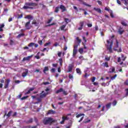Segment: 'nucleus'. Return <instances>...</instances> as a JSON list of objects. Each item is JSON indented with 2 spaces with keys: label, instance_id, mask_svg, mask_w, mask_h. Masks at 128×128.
<instances>
[{
  "label": "nucleus",
  "instance_id": "obj_1",
  "mask_svg": "<svg viewBox=\"0 0 128 128\" xmlns=\"http://www.w3.org/2000/svg\"><path fill=\"white\" fill-rule=\"evenodd\" d=\"M38 4L34 2H26L23 7L24 10H33L34 6H36Z\"/></svg>",
  "mask_w": 128,
  "mask_h": 128
},
{
  "label": "nucleus",
  "instance_id": "obj_2",
  "mask_svg": "<svg viewBox=\"0 0 128 128\" xmlns=\"http://www.w3.org/2000/svg\"><path fill=\"white\" fill-rule=\"evenodd\" d=\"M107 42L110 46H108V50L109 52H112V45L114 44V41H112V39H110L109 40H107Z\"/></svg>",
  "mask_w": 128,
  "mask_h": 128
},
{
  "label": "nucleus",
  "instance_id": "obj_3",
  "mask_svg": "<svg viewBox=\"0 0 128 128\" xmlns=\"http://www.w3.org/2000/svg\"><path fill=\"white\" fill-rule=\"evenodd\" d=\"M54 122V119L52 118H46L43 121L44 124H52V123Z\"/></svg>",
  "mask_w": 128,
  "mask_h": 128
},
{
  "label": "nucleus",
  "instance_id": "obj_4",
  "mask_svg": "<svg viewBox=\"0 0 128 128\" xmlns=\"http://www.w3.org/2000/svg\"><path fill=\"white\" fill-rule=\"evenodd\" d=\"M78 45L74 46V48L73 50V54H72V56L74 58V56H76V55L78 52Z\"/></svg>",
  "mask_w": 128,
  "mask_h": 128
},
{
  "label": "nucleus",
  "instance_id": "obj_5",
  "mask_svg": "<svg viewBox=\"0 0 128 128\" xmlns=\"http://www.w3.org/2000/svg\"><path fill=\"white\" fill-rule=\"evenodd\" d=\"M72 68H74V64H69L67 72H72Z\"/></svg>",
  "mask_w": 128,
  "mask_h": 128
},
{
  "label": "nucleus",
  "instance_id": "obj_6",
  "mask_svg": "<svg viewBox=\"0 0 128 128\" xmlns=\"http://www.w3.org/2000/svg\"><path fill=\"white\" fill-rule=\"evenodd\" d=\"M79 2H80L82 4H84V6H89V8H90V6H92L86 4V2H84L82 0H79Z\"/></svg>",
  "mask_w": 128,
  "mask_h": 128
},
{
  "label": "nucleus",
  "instance_id": "obj_7",
  "mask_svg": "<svg viewBox=\"0 0 128 128\" xmlns=\"http://www.w3.org/2000/svg\"><path fill=\"white\" fill-rule=\"evenodd\" d=\"M46 93H44V91H42L41 94H40V98H46Z\"/></svg>",
  "mask_w": 128,
  "mask_h": 128
},
{
  "label": "nucleus",
  "instance_id": "obj_8",
  "mask_svg": "<svg viewBox=\"0 0 128 128\" xmlns=\"http://www.w3.org/2000/svg\"><path fill=\"white\" fill-rule=\"evenodd\" d=\"M30 20L29 22H27L25 26L26 28V30H30Z\"/></svg>",
  "mask_w": 128,
  "mask_h": 128
},
{
  "label": "nucleus",
  "instance_id": "obj_9",
  "mask_svg": "<svg viewBox=\"0 0 128 128\" xmlns=\"http://www.w3.org/2000/svg\"><path fill=\"white\" fill-rule=\"evenodd\" d=\"M32 24H34L36 26H40V22H36V20H33Z\"/></svg>",
  "mask_w": 128,
  "mask_h": 128
},
{
  "label": "nucleus",
  "instance_id": "obj_10",
  "mask_svg": "<svg viewBox=\"0 0 128 128\" xmlns=\"http://www.w3.org/2000/svg\"><path fill=\"white\" fill-rule=\"evenodd\" d=\"M32 55L30 56H28L27 57H24L23 60L22 61L24 62L25 60H30V58H32Z\"/></svg>",
  "mask_w": 128,
  "mask_h": 128
},
{
  "label": "nucleus",
  "instance_id": "obj_11",
  "mask_svg": "<svg viewBox=\"0 0 128 128\" xmlns=\"http://www.w3.org/2000/svg\"><path fill=\"white\" fill-rule=\"evenodd\" d=\"M28 70H26V72H23V73L22 74V76H23V78H26V76H28Z\"/></svg>",
  "mask_w": 128,
  "mask_h": 128
},
{
  "label": "nucleus",
  "instance_id": "obj_12",
  "mask_svg": "<svg viewBox=\"0 0 128 128\" xmlns=\"http://www.w3.org/2000/svg\"><path fill=\"white\" fill-rule=\"evenodd\" d=\"M56 111L54 110H50L48 111L47 114H56Z\"/></svg>",
  "mask_w": 128,
  "mask_h": 128
},
{
  "label": "nucleus",
  "instance_id": "obj_13",
  "mask_svg": "<svg viewBox=\"0 0 128 128\" xmlns=\"http://www.w3.org/2000/svg\"><path fill=\"white\" fill-rule=\"evenodd\" d=\"M114 70H116V69L114 68L113 67V68H110L108 72V74H112V72H114Z\"/></svg>",
  "mask_w": 128,
  "mask_h": 128
},
{
  "label": "nucleus",
  "instance_id": "obj_14",
  "mask_svg": "<svg viewBox=\"0 0 128 128\" xmlns=\"http://www.w3.org/2000/svg\"><path fill=\"white\" fill-rule=\"evenodd\" d=\"M118 32L120 34H122V32H124V30H122V28H121L120 27L118 30Z\"/></svg>",
  "mask_w": 128,
  "mask_h": 128
},
{
  "label": "nucleus",
  "instance_id": "obj_15",
  "mask_svg": "<svg viewBox=\"0 0 128 128\" xmlns=\"http://www.w3.org/2000/svg\"><path fill=\"white\" fill-rule=\"evenodd\" d=\"M94 10L96 12H99L100 14H102V10H100V8H94Z\"/></svg>",
  "mask_w": 128,
  "mask_h": 128
},
{
  "label": "nucleus",
  "instance_id": "obj_16",
  "mask_svg": "<svg viewBox=\"0 0 128 128\" xmlns=\"http://www.w3.org/2000/svg\"><path fill=\"white\" fill-rule=\"evenodd\" d=\"M3 28H4V24H0V32L4 31V30L2 29Z\"/></svg>",
  "mask_w": 128,
  "mask_h": 128
},
{
  "label": "nucleus",
  "instance_id": "obj_17",
  "mask_svg": "<svg viewBox=\"0 0 128 128\" xmlns=\"http://www.w3.org/2000/svg\"><path fill=\"white\" fill-rule=\"evenodd\" d=\"M34 90V88H30V90L25 94H30V92H32V90Z\"/></svg>",
  "mask_w": 128,
  "mask_h": 128
},
{
  "label": "nucleus",
  "instance_id": "obj_18",
  "mask_svg": "<svg viewBox=\"0 0 128 128\" xmlns=\"http://www.w3.org/2000/svg\"><path fill=\"white\" fill-rule=\"evenodd\" d=\"M66 24H64L60 27L61 30H64V28H66Z\"/></svg>",
  "mask_w": 128,
  "mask_h": 128
},
{
  "label": "nucleus",
  "instance_id": "obj_19",
  "mask_svg": "<svg viewBox=\"0 0 128 128\" xmlns=\"http://www.w3.org/2000/svg\"><path fill=\"white\" fill-rule=\"evenodd\" d=\"M84 116V114H78L76 116V118H80V116Z\"/></svg>",
  "mask_w": 128,
  "mask_h": 128
},
{
  "label": "nucleus",
  "instance_id": "obj_20",
  "mask_svg": "<svg viewBox=\"0 0 128 128\" xmlns=\"http://www.w3.org/2000/svg\"><path fill=\"white\" fill-rule=\"evenodd\" d=\"M25 18H27L28 20H32L33 18L32 16L30 15H28L26 16L25 17Z\"/></svg>",
  "mask_w": 128,
  "mask_h": 128
},
{
  "label": "nucleus",
  "instance_id": "obj_21",
  "mask_svg": "<svg viewBox=\"0 0 128 128\" xmlns=\"http://www.w3.org/2000/svg\"><path fill=\"white\" fill-rule=\"evenodd\" d=\"M88 69L87 68L86 70H84V72L85 73V75L84 76H84V78H87L88 76Z\"/></svg>",
  "mask_w": 128,
  "mask_h": 128
},
{
  "label": "nucleus",
  "instance_id": "obj_22",
  "mask_svg": "<svg viewBox=\"0 0 128 128\" xmlns=\"http://www.w3.org/2000/svg\"><path fill=\"white\" fill-rule=\"evenodd\" d=\"M76 72H77V74H78L80 75L82 74V71H80V69L77 68L76 69Z\"/></svg>",
  "mask_w": 128,
  "mask_h": 128
},
{
  "label": "nucleus",
  "instance_id": "obj_23",
  "mask_svg": "<svg viewBox=\"0 0 128 128\" xmlns=\"http://www.w3.org/2000/svg\"><path fill=\"white\" fill-rule=\"evenodd\" d=\"M60 10H62V12H65L66 10V7L62 5L60 6Z\"/></svg>",
  "mask_w": 128,
  "mask_h": 128
},
{
  "label": "nucleus",
  "instance_id": "obj_24",
  "mask_svg": "<svg viewBox=\"0 0 128 128\" xmlns=\"http://www.w3.org/2000/svg\"><path fill=\"white\" fill-rule=\"evenodd\" d=\"M64 92V89L62 88H60L56 91V93L58 94V92Z\"/></svg>",
  "mask_w": 128,
  "mask_h": 128
},
{
  "label": "nucleus",
  "instance_id": "obj_25",
  "mask_svg": "<svg viewBox=\"0 0 128 128\" xmlns=\"http://www.w3.org/2000/svg\"><path fill=\"white\" fill-rule=\"evenodd\" d=\"M110 16H111V18H114V12H112V10H110Z\"/></svg>",
  "mask_w": 128,
  "mask_h": 128
},
{
  "label": "nucleus",
  "instance_id": "obj_26",
  "mask_svg": "<svg viewBox=\"0 0 128 128\" xmlns=\"http://www.w3.org/2000/svg\"><path fill=\"white\" fill-rule=\"evenodd\" d=\"M10 82V80H8V82L5 84V86L4 88H8V84Z\"/></svg>",
  "mask_w": 128,
  "mask_h": 128
},
{
  "label": "nucleus",
  "instance_id": "obj_27",
  "mask_svg": "<svg viewBox=\"0 0 128 128\" xmlns=\"http://www.w3.org/2000/svg\"><path fill=\"white\" fill-rule=\"evenodd\" d=\"M121 58H122V60H123V62H124V60H126V57L124 56V54H122V55H121Z\"/></svg>",
  "mask_w": 128,
  "mask_h": 128
},
{
  "label": "nucleus",
  "instance_id": "obj_28",
  "mask_svg": "<svg viewBox=\"0 0 128 128\" xmlns=\"http://www.w3.org/2000/svg\"><path fill=\"white\" fill-rule=\"evenodd\" d=\"M64 120H64V116H62V121L61 122H60V124H64Z\"/></svg>",
  "mask_w": 128,
  "mask_h": 128
},
{
  "label": "nucleus",
  "instance_id": "obj_29",
  "mask_svg": "<svg viewBox=\"0 0 128 128\" xmlns=\"http://www.w3.org/2000/svg\"><path fill=\"white\" fill-rule=\"evenodd\" d=\"M78 52H79L80 54H82V52H84V48H79Z\"/></svg>",
  "mask_w": 128,
  "mask_h": 128
},
{
  "label": "nucleus",
  "instance_id": "obj_30",
  "mask_svg": "<svg viewBox=\"0 0 128 128\" xmlns=\"http://www.w3.org/2000/svg\"><path fill=\"white\" fill-rule=\"evenodd\" d=\"M111 105H112V103H108V104H107L106 105V108L107 110H108V108H110Z\"/></svg>",
  "mask_w": 128,
  "mask_h": 128
},
{
  "label": "nucleus",
  "instance_id": "obj_31",
  "mask_svg": "<svg viewBox=\"0 0 128 128\" xmlns=\"http://www.w3.org/2000/svg\"><path fill=\"white\" fill-rule=\"evenodd\" d=\"M59 63L60 66H62V58H60L59 59Z\"/></svg>",
  "mask_w": 128,
  "mask_h": 128
},
{
  "label": "nucleus",
  "instance_id": "obj_32",
  "mask_svg": "<svg viewBox=\"0 0 128 128\" xmlns=\"http://www.w3.org/2000/svg\"><path fill=\"white\" fill-rule=\"evenodd\" d=\"M52 44V42H49L47 43H46L44 45V46H50V44Z\"/></svg>",
  "mask_w": 128,
  "mask_h": 128
},
{
  "label": "nucleus",
  "instance_id": "obj_33",
  "mask_svg": "<svg viewBox=\"0 0 128 128\" xmlns=\"http://www.w3.org/2000/svg\"><path fill=\"white\" fill-rule=\"evenodd\" d=\"M12 113V111H10L8 114H6L8 118H10V114Z\"/></svg>",
  "mask_w": 128,
  "mask_h": 128
},
{
  "label": "nucleus",
  "instance_id": "obj_34",
  "mask_svg": "<svg viewBox=\"0 0 128 128\" xmlns=\"http://www.w3.org/2000/svg\"><path fill=\"white\" fill-rule=\"evenodd\" d=\"M48 67H45L44 70V72L46 74V72H48Z\"/></svg>",
  "mask_w": 128,
  "mask_h": 128
},
{
  "label": "nucleus",
  "instance_id": "obj_35",
  "mask_svg": "<svg viewBox=\"0 0 128 128\" xmlns=\"http://www.w3.org/2000/svg\"><path fill=\"white\" fill-rule=\"evenodd\" d=\"M60 10V6H57L55 8V12H58V10Z\"/></svg>",
  "mask_w": 128,
  "mask_h": 128
},
{
  "label": "nucleus",
  "instance_id": "obj_36",
  "mask_svg": "<svg viewBox=\"0 0 128 128\" xmlns=\"http://www.w3.org/2000/svg\"><path fill=\"white\" fill-rule=\"evenodd\" d=\"M90 122V120L86 119V120L84 121V122L85 124H88V122Z\"/></svg>",
  "mask_w": 128,
  "mask_h": 128
},
{
  "label": "nucleus",
  "instance_id": "obj_37",
  "mask_svg": "<svg viewBox=\"0 0 128 128\" xmlns=\"http://www.w3.org/2000/svg\"><path fill=\"white\" fill-rule=\"evenodd\" d=\"M24 36V34H19L17 36V38H20L21 36Z\"/></svg>",
  "mask_w": 128,
  "mask_h": 128
},
{
  "label": "nucleus",
  "instance_id": "obj_38",
  "mask_svg": "<svg viewBox=\"0 0 128 128\" xmlns=\"http://www.w3.org/2000/svg\"><path fill=\"white\" fill-rule=\"evenodd\" d=\"M122 2H124V4H125V6H128V3L126 2V0H121Z\"/></svg>",
  "mask_w": 128,
  "mask_h": 128
},
{
  "label": "nucleus",
  "instance_id": "obj_39",
  "mask_svg": "<svg viewBox=\"0 0 128 128\" xmlns=\"http://www.w3.org/2000/svg\"><path fill=\"white\" fill-rule=\"evenodd\" d=\"M76 40H77V42H78L79 44H80V42H82V40L80 38H78V37H77L76 38Z\"/></svg>",
  "mask_w": 128,
  "mask_h": 128
},
{
  "label": "nucleus",
  "instance_id": "obj_40",
  "mask_svg": "<svg viewBox=\"0 0 128 128\" xmlns=\"http://www.w3.org/2000/svg\"><path fill=\"white\" fill-rule=\"evenodd\" d=\"M105 60H110V58L109 56H106Z\"/></svg>",
  "mask_w": 128,
  "mask_h": 128
},
{
  "label": "nucleus",
  "instance_id": "obj_41",
  "mask_svg": "<svg viewBox=\"0 0 128 128\" xmlns=\"http://www.w3.org/2000/svg\"><path fill=\"white\" fill-rule=\"evenodd\" d=\"M116 48H118V46H120V44H118V40H116Z\"/></svg>",
  "mask_w": 128,
  "mask_h": 128
},
{
  "label": "nucleus",
  "instance_id": "obj_42",
  "mask_svg": "<svg viewBox=\"0 0 128 128\" xmlns=\"http://www.w3.org/2000/svg\"><path fill=\"white\" fill-rule=\"evenodd\" d=\"M34 46V43L31 42L28 44V46Z\"/></svg>",
  "mask_w": 128,
  "mask_h": 128
},
{
  "label": "nucleus",
  "instance_id": "obj_43",
  "mask_svg": "<svg viewBox=\"0 0 128 128\" xmlns=\"http://www.w3.org/2000/svg\"><path fill=\"white\" fill-rule=\"evenodd\" d=\"M104 66H106V68H108V62H105L104 64Z\"/></svg>",
  "mask_w": 128,
  "mask_h": 128
},
{
  "label": "nucleus",
  "instance_id": "obj_44",
  "mask_svg": "<svg viewBox=\"0 0 128 128\" xmlns=\"http://www.w3.org/2000/svg\"><path fill=\"white\" fill-rule=\"evenodd\" d=\"M62 92L64 96H67L68 95V92L64 91V90H63Z\"/></svg>",
  "mask_w": 128,
  "mask_h": 128
},
{
  "label": "nucleus",
  "instance_id": "obj_45",
  "mask_svg": "<svg viewBox=\"0 0 128 128\" xmlns=\"http://www.w3.org/2000/svg\"><path fill=\"white\" fill-rule=\"evenodd\" d=\"M70 120V118L67 115L65 117L64 116V120Z\"/></svg>",
  "mask_w": 128,
  "mask_h": 128
},
{
  "label": "nucleus",
  "instance_id": "obj_46",
  "mask_svg": "<svg viewBox=\"0 0 128 128\" xmlns=\"http://www.w3.org/2000/svg\"><path fill=\"white\" fill-rule=\"evenodd\" d=\"M69 78H70V80L74 78V76L70 74H69Z\"/></svg>",
  "mask_w": 128,
  "mask_h": 128
},
{
  "label": "nucleus",
  "instance_id": "obj_47",
  "mask_svg": "<svg viewBox=\"0 0 128 128\" xmlns=\"http://www.w3.org/2000/svg\"><path fill=\"white\" fill-rule=\"evenodd\" d=\"M121 24H122V26H126V22H122Z\"/></svg>",
  "mask_w": 128,
  "mask_h": 128
},
{
  "label": "nucleus",
  "instance_id": "obj_48",
  "mask_svg": "<svg viewBox=\"0 0 128 128\" xmlns=\"http://www.w3.org/2000/svg\"><path fill=\"white\" fill-rule=\"evenodd\" d=\"M28 98V96H24V97H22V98H21V100H26V99Z\"/></svg>",
  "mask_w": 128,
  "mask_h": 128
},
{
  "label": "nucleus",
  "instance_id": "obj_49",
  "mask_svg": "<svg viewBox=\"0 0 128 128\" xmlns=\"http://www.w3.org/2000/svg\"><path fill=\"white\" fill-rule=\"evenodd\" d=\"M78 58L81 60H84V56H79Z\"/></svg>",
  "mask_w": 128,
  "mask_h": 128
},
{
  "label": "nucleus",
  "instance_id": "obj_50",
  "mask_svg": "<svg viewBox=\"0 0 128 128\" xmlns=\"http://www.w3.org/2000/svg\"><path fill=\"white\" fill-rule=\"evenodd\" d=\"M112 106H116V101L114 100L113 103H112Z\"/></svg>",
  "mask_w": 128,
  "mask_h": 128
},
{
  "label": "nucleus",
  "instance_id": "obj_51",
  "mask_svg": "<svg viewBox=\"0 0 128 128\" xmlns=\"http://www.w3.org/2000/svg\"><path fill=\"white\" fill-rule=\"evenodd\" d=\"M32 122V118H30L28 121V124H30Z\"/></svg>",
  "mask_w": 128,
  "mask_h": 128
},
{
  "label": "nucleus",
  "instance_id": "obj_52",
  "mask_svg": "<svg viewBox=\"0 0 128 128\" xmlns=\"http://www.w3.org/2000/svg\"><path fill=\"white\" fill-rule=\"evenodd\" d=\"M104 10H107L108 12H110V10H110V9H108V8L106 7L104 8Z\"/></svg>",
  "mask_w": 128,
  "mask_h": 128
},
{
  "label": "nucleus",
  "instance_id": "obj_53",
  "mask_svg": "<svg viewBox=\"0 0 128 128\" xmlns=\"http://www.w3.org/2000/svg\"><path fill=\"white\" fill-rule=\"evenodd\" d=\"M122 60V59L120 58V57H118V60H117V62H120V61Z\"/></svg>",
  "mask_w": 128,
  "mask_h": 128
},
{
  "label": "nucleus",
  "instance_id": "obj_54",
  "mask_svg": "<svg viewBox=\"0 0 128 128\" xmlns=\"http://www.w3.org/2000/svg\"><path fill=\"white\" fill-rule=\"evenodd\" d=\"M38 43L39 44H40V46H42V40L38 41Z\"/></svg>",
  "mask_w": 128,
  "mask_h": 128
},
{
  "label": "nucleus",
  "instance_id": "obj_55",
  "mask_svg": "<svg viewBox=\"0 0 128 128\" xmlns=\"http://www.w3.org/2000/svg\"><path fill=\"white\" fill-rule=\"evenodd\" d=\"M96 77H93L92 79V82H94V80H96Z\"/></svg>",
  "mask_w": 128,
  "mask_h": 128
},
{
  "label": "nucleus",
  "instance_id": "obj_56",
  "mask_svg": "<svg viewBox=\"0 0 128 128\" xmlns=\"http://www.w3.org/2000/svg\"><path fill=\"white\" fill-rule=\"evenodd\" d=\"M64 20H65V22H66L65 24H68V18H66L64 19Z\"/></svg>",
  "mask_w": 128,
  "mask_h": 128
},
{
  "label": "nucleus",
  "instance_id": "obj_57",
  "mask_svg": "<svg viewBox=\"0 0 128 128\" xmlns=\"http://www.w3.org/2000/svg\"><path fill=\"white\" fill-rule=\"evenodd\" d=\"M43 84H44L45 86L46 84H50V82H43Z\"/></svg>",
  "mask_w": 128,
  "mask_h": 128
},
{
  "label": "nucleus",
  "instance_id": "obj_58",
  "mask_svg": "<svg viewBox=\"0 0 128 128\" xmlns=\"http://www.w3.org/2000/svg\"><path fill=\"white\" fill-rule=\"evenodd\" d=\"M52 20V18H50L48 20L47 22V24H50V22Z\"/></svg>",
  "mask_w": 128,
  "mask_h": 128
},
{
  "label": "nucleus",
  "instance_id": "obj_59",
  "mask_svg": "<svg viewBox=\"0 0 128 128\" xmlns=\"http://www.w3.org/2000/svg\"><path fill=\"white\" fill-rule=\"evenodd\" d=\"M52 66H54V68H56V66H58V64H52Z\"/></svg>",
  "mask_w": 128,
  "mask_h": 128
},
{
  "label": "nucleus",
  "instance_id": "obj_60",
  "mask_svg": "<svg viewBox=\"0 0 128 128\" xmlns=\"http://www.w3.org/2000/svg\"><path fill=\"white\" fill-rule=\"evenodd\" d=\"M126 96H128V88L126 89Z\"/></svg>",
  "mask_w": 128,
  "mask_h": 128
},
{
  "label": "nucleus",
  "instance_id": "obj_61",
  "mask_svg": "<svg viewBox=\"0 0 128 128\" xmlns=\"http://www.w3.org/2000/svg\"><path fill=\"white\" fill-rule=\"evenodd\" d=\"M80 26L82 28V26H84V22H80Z\"/></svg>",
  "mask_w": 128,
  "mask_h": 128
},
{
  "label": "nucleus",
  "instance_id": "obj_62",
  "mask_svg": "<svg viewBox=\"0 0 128 128\" xmlns=\"http://www.w3.org/2000/svg\"><path fill=\"white\" fill-rule=\"evenodd\" d=\"M84 116H82V117L80 118V120L78 121V122H82V120H84Z\"/></svg>",
  "mask_w": 128,
  "mask_h": 128
},
{
  "label": "nucleus",
  "instance_id": "obj_63",
  "mask_svg": "<svg viewBox=\"0 0 128 128\" xmlns=\"http://www.w3.org/2000/svg\"><path fill=\"white\" fill-rule=\"evenodd\" d=\"M10 44H11V46H12V44H14V40H10Z\"/></svg>",
  "mask_w": 128,
  "mask_h": 128
},
{
  "label": "nucleus",
  "instance_id": "obj_64",
  "mask_svg": "<svg viewBox=\"0 0 128 128\" xmlns=\"http://www.w3.org/2000/svg\"><path fill=\"white\" fill-rule=\"evenodd\" d=\"M82 39H83V40H84V42L86 43V37H84V36H82Z\"/></svg>",
  "mask_w": 128,
  "mask_h": 128
}]
</instances>
